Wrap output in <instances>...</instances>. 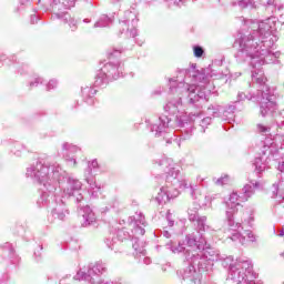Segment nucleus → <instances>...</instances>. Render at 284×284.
I'll return each mask as SVG.
<instances>
[{
  "mask_svg": "<svg viewBox=\"0 0 284 284\" xmlns=\"http://www.w3.org/2000/svg\"><path fill=\"white\" fill-rule=\"evenodd\" d=\"M193 52H194V57H196L197 59H201V57L205 54V51L201 47H194Z\"/></svg>",
  "mask_w": 284,
  "mask_h": 284,
  "instance_id": "obj_1",
  "label": "nucleus"
}]
</instances>
